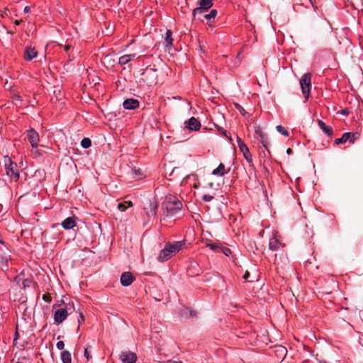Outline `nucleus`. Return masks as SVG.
Instances as JSON below:
<instances>
[{"label":"nucleus","instance_id":"1","mask_svg":"<svg viewBox=\"0 0 363 363\" xmlns=\"http://www.w3.org/2000/svg\"><path fill=\"white\" fill-rule=\"evenodd\" d=\"M182 244L181 242H176L174 243H167L164 248L162 249L159 255L158 259L160 262H164L169 259L172 255L177 253L181 249Z\"/></svg>","mask_w":363,"mask_h":363},{"label":"nucleus","instance_id":"2","mask_svg":"<svg viewBox=\"0 0 363 363\" xmlns=\"http://www.w3.org/2000/svg\"><path fill=\"white\" fill-rule=\"evenodd\" d=\"M163 208L167 216H174L182 209V203L179 200L170 197L163 203Z\"/></svg>","mask_w":363,"mask_h":363},{"label":"nucleus","instance_id":"3","mask_svg":"<svg viewBox=\"0 0 363 363\" xmlns=\"http://www.w3.org/2000/svg\"><path fill=\"white\" fill-rule=\"evenodd\" d=\"M4 162L7 175L15 181L18 180L19 172L18 171L16 163L12 162L11 159L9 156H4Z\"/></svg>","mask_w":363,"mask_h":363},{"label":"nucleus","instance_id":"4","mask_svg":"<svg viewBox=\"0 0 363 363\" xmlns=\"http://www.w3.org/2000/svg\"><path fill=\"white\" fill-rule=\"evenodd\" d=\"M143 80L148 85L152 86L157 83L158 74L156 69L147 67L142 73Z\"/></svg>","mask_w":363,"mask_h":363},{"label":"nucleus","instance_id":"5","mask_svg":"<svg viewBox=\"0 0 363 363\" xmlns=\"http://www.w3.org/2000/svg\"><path fill=\"white\" fill-rule=\"evenodd\" d=\"M311 73L304 74L300 79V85L301 87L302 93L306 99H308L310 95L311 90Z\"/></svg>","mask_w":363,"mask_h":363},{"label":"nucleus","instance_id":"6","mask_svg":"<svg viewBox=\"0 0 363 363\" xmlns=\"http://www.w3.org/2000/svg\"><path fill=\"white\" fill-rule=\"evenodd\" d=\"M359 137V134L358 133L347 132L345 133L340 138L336 139L335 140V143L339 145L341 143H345L347 141H349L350 143H354Z\"/></svg>","mask_w":363,"mask_h":363},{"label":"nucleus","instance_id":"7","mask_svg":"<svg viewBox=\"0 0 363 363\" xmlns=\"http://www.w3.org/2000/svg\"><path fill=\"white\" fill-rule=\"evenodd\" d=\"M285 247V244L282 242L280 236L277 234L269 240V247L271 250L278 251Z\"/></svg>","mask_w":363,"mask_h":363},{"label":"nucleus","instance_id":"8","mask_svg":"<svg viewBox=\"0 0 363 363\" xmlns=\"http://www.w3.org/2000/svg\"><path fill=\"white\" fill-rule=\"evenodd\" d=\"M237 141H238V147H239L240 152H242L244 157L246 159V160L248 162H251L252 161V155L250 152V150H249L247 146L238 136H237Z\"/></svg>","mask_w":363,"mask_h":363},{"label":"nucleus","instance_id":"9","mask_svg":"<svg viewBox=\"0 0 363 363\" xmlns=\"http://www.w3.org/2000/svg\"><path fill=\"white\" fill-rule=\"evenodd\" d=\"M69 309L70 308H67L65 309L61 308V309L57 310L55 311V315H54V320H55V323L57 325H60L66 319V318L68 315V310H69Z\"/></svg>","mask_w":363,"mask_h":363},{"label":"nucleus","instance_id":"10","mask_svg":"<svg viewBox=\"0 0 363 363\" xmlns=\"http://www.w3.org/2000/svg\"><path fill=\"white\" fill-rule=\"evenodd\" d=\"M157 208L158 203L155 199H150L147 206L144 207V209L146 211V214L148 216L151 215L155 216Z\"/></svg>","mask_w":363,"mask_h":363},{"label":"nucleus","instance_id":"11","mask_svg":"<svg viewBox=\"0 0 363 363\" xmlns=\"http://www.w3.org/2000/svg\"><path fill=\"white\" fill-rule=\"evenodd\" d=\"M120 359L123 363H135L137 356L133 352L125 351L121 353Z\"/></svg>","mask_w":363,"mask_h":363},{"label":"nucleus","instance_id":"12","mask_svg":"<svg viewBox=\"0 0 363 363\" xmlns=\"http://www.w3.org/2000/svg\"><path fill=\"white\" fill-rule=\"evenodd\" d=\"M27 137L31 146L33 148H36L38 146V143L39 141L38 133L33 129H30V130L28 131Z\"/></svg>","mask_w":363,"mask_h":363},{"label":"nucleus","instance_id":"13","mask_svg":"<svg viewBox=\"0 0 363 363\" xmlns=\"http://www.w3.org/2000/svg\"><path fill=\"white\" fill-rule=\"evenodd\" d=\"M135 280V277L130 272H123L121 276V283L124 286H130Z\"/></svg>","mask_w":363,"mask_h":363},{"label":"nucleus","instance_id":"14","mask_svg":"<svg viewBox=\"0 0 363 363\" xmlns=\"http://www.w3.org/2000/svg\"><path fill=\"white\" fill-rule=\"evenodd\" d=\"M186 128L190 130H198L201 128L200 122L194 117H191L185 122Z\"/></svg>","mask_w":363,"mask_h":363},{"label":"nucleus","instance_id":"15","mask_svg":"<svg viewBox=\"0 0 363 363\" xmlns=\"http://www.w3.org/2000/svg\"><path fill=\"white\" fill-rule=\"evenodd\" d=\"M38 55V52L32 47H26L23 54V58L26 61H30L35 58Z\"/></svg>","mask_w":363,"mask_h":363},{"label":"nucleus","instance_id":"16","mask_svg":"<svg viewBox=\"0 0 363 363\" xmlns=\"http://www.w3.org/2000/svg\"><path fill=\"white\" fill-rule=\"evenodd\" d=\"M123 106L127 110L135 109L139 106V101L135 99H128L123 101Z\"/></svg>","mask_w":363,"mask_h":363},{"label":"nucleus","instance_id":"17","mask_svg":"<svg viewBox=\"0 0 363 363\" xmlns=\"http://www.w3.org/2000/svg\"><path fill=\"white\" fill-rule=\"evenodd\" d=\"M255 134L259 136L260 143L263 145L265 149L268 150L269 141L267 134L264 133L259 127L257 128L255 130Z\"/></svg>","mask_w":363,"mask_h":363},{"label":"nucleus","instance_id":"18","mask_svg":"<svg viewBox=\"0 0 363 363\" xmlns=\"http://www.w3.org/2000/svg\"><path fill=\"white\" fill-rule=\"evenodd\" d=\"M61 225L65 230L72 229L76 225L75 218L68 217L62 222Z\"/></svg>","mask_w":363,"mask_h":363},{"label":"nucleus","instance_id":"19","mask_svg":"<svg viewBox=\"0 0 363 363\" xmlns=\"http://www.w3.org/2000/svg\"><path fill=\"white\" fill-rule=\"evenodd\" d=\"M207 11L202 8H196L194 9L192 15L194 18H198L199 20L204 21L203 14H206Z\"/></svg>","mask_w":363,"mask_h":363},{"label":"nucleus","instance_id":"20","mask_svg":"<svg viewBox=\"0 0 363 363\" xmlns=\"http://www.w3.org/2000/svg\"><path fill=\"white\" fill-rule=\"evenodd\" d=\"M318 124L320 128L328 136H332L333 129L330 126L327 125L323 121L318 120Z\"/></svg>","mask_w":363,"mask_h":363},{"label":"nucleus","instance_id":"21","mask_svg":"<svg viewBox=\"0 0 363 363\" xmlns=\"http://www.w3.org/2000/svg\"><path fill=\"white\" fill-rule=\"evenodd\" d=\"M132 206L133 203L130 201H125L119 203L117 206V208L120 211L123 212L126 211V209H128L129 207H131Z\"/></svg>","mask_w":363,"mask_h":363},{"label":"nucleus","instance_id":"22","mask_svg":"<svg viewBox=\"0 0 363 363\" xmlns=\"http://www.w3.org/2000/svg\"><path fill=\"white\" fill-rule=\"evenodd\" d=\"M217 13L218 12L216 9H212L209 13L203 14V19L206 20L207 23H210L214 20Z\"/></svg>","mask_w":363,"mask_h":363},{"label":"nucleus","instance_id":"23","mask_svg":"<svg viewBox=\"0 0 363 363\" xmlns=\"http://www.w3.org/2000/svg\"><path fill=\"white\" fill-rule=\"evenodd\" d=\"M61 359L63 363H72L71 354L67 350H63L62 352Z\"/></svg>","mask_w":363,"mask_h":363},{"label":"nucleus","instance_id":"24","mask_svg":"<svg viewBox=\"0 0 363 363\" xmlns=\"http://www.w3.org/2000/svg\"><path fill=\"white\" fill-rule=\"evenodd\" d=\"M199 8L204 9V10L208 11L213 6V0H200L199 1Z\"/></svg>","mask_w":363,"mask_h":363},{"label":"nucleus","instance_id":"25","mask_svg":"<svg viewBox=\"0 0 363 363\" xmlns=\"http://www.w3.org/2000/svg\"><path fill=\"white\" fill-rule=\"evenodd\" d=\"M172 35V31L170 30H167L164 38L167 47H171L172 45L173 38Z\"/></svg>","mask_w":363,"mask_h":363},{"label":"nucleus","instance_id":"26","mask_svg":"<svg viewBox=\"0 0 363 363\" xmlns=\"http://www.w3.org/2000/svg\"><path fill=\"white\" fill-rule=\"evenodd\" d=\"M212 174L213 175H219L223 176L225 174V165L223 163H220L218 167L215 169Z\"/></svg>","mask_w":363,"mask_h":363},{"label":"nucleus","instance_id":"27","mask_svg":"<svg viewBox=\"0 0 363 363\" xmlns=\"http://www.w3.org/2000/svg\"><path fill=\"white\" fill-rule=\"evenodd\" d=\"M81 145L82 146V147L84 148H89L91 147V141L89 138H84L82 139V140L81 141Z\"/></svg>","mask_w":363,"mask_h":363},{"label":"nucleus","instance_id":"28","mask_svg":"<svg viewBox=\"0 0 363 363\" xmlns=\"http://www.w3.org/2000/svg\"><path fill=\"white\" fill-rule=\"evenodd\" d=\"M277 130L284 136H289V133L282 125H279L276 126Z\"/></svg>","mask_w":363,"mask_h":363},{"label":"nucleus","instance_id":"29","mask_svg":"<svg viewBox=\"0 0 363 363\" xmlns=\"http://www.w3.org/2000/svg\"><path fill=\"white\" fill-rule=\"evenodd\" d=\"M127 55L121 56L118 60V63L121 65L127 64L129 61Z\"/></svg>","mask_w":363,"mask_h":363},{"label":"nucleus","instance_id":"30","mask_svg":"<svg viewBox=\"0 0 363 363\" xmlns=\"http://www.w3.org/2000/svg\"><path fill=\"white\" fill-rule=\"evenodd\" d=\"M8 263H9L8 257L0 254V264L2 265L7 266Z\"/></svg>","mask_w":363,"mask_h":363},{"label":"nucleus","instance_id":"31","mask_svg":"<svg viewBox=\"0 0 363 363\" xmlns=\"http://www.w3.org/2000/svg\"><path fill=\"white\" fill-rule=\"evenodd\" d=\"M277 352H279L280 355H282L284 357L286 354L287 350H286V347H284L283 346H279L278 347V349L277 350Z\"/></svg>","mask_w":363,"mask_h":363},{"label":"nucleus","instance_id":"32","mask_svg":"<svg viewBox=\"0 0 363 363\" xmlns=\"http://www.w3.org/2000/svg\"><path fill=\"white\" fill-rule=\"evenodd\" d=\"M207 246L216 252H220V250H221V247H220L216 244H208Z\"/></svg>","mask_w":363,"mask_h":363},{"label":"nucleus","instance_id":"33","mask_svg":"<svg viewBox=\"0 0 363 363\" xmlns=\"http://www.w3.org/2000/svg\"><path fill=\"white\" fill-rule=\"evenodd\" d=\"M235 108H237L238 111H239L240 112V113L242 115H245V109L242 108V106H240L239 104H237L235 103Z\"/></svg>","mask_w":363,"mask_h":363},{"label":"nucleus","instance_id":"34","mask_svg":"<svg viewBox=\"0 0 363 363\" xmlns=\"http://www.w3.org/2000/svg\"><path fill=\"white\" fill-rule=\"evenodd\" d=\"M220 252H222L226 256H229V255L231 254V250L228 247H221V250H220Z\"/></svg>","mask_w":363,"mask_h":363},{"label":"nucleus","instance_id":"35","mask_svg":"<svg viewBox=\"0 0 363 363\" xmlns=\"http://www.w3.org/2000/svg\"><path fill=\"white\" fill-rule=\"evenodd\" d=\"M89 350V347H86L84 350V356L86 358L87 361H89L91 359V356L90 354V351Z\"/></svg>","mask_w":363,"mask_h":363},{"label":"nucleus","instance_id":"36","mask_svg":"<svg viewBox=\"0 0 363 363\" xmlns=\"http://www.w3.org/2000/svg\"><path fill=\"white\" fill-rule=\"evenodd\" d=\"M43 299L46 301V302H51L52 301V298H51V296L50 295V294H45L43 295Z\"/></svg>","mask_w":363,"mask_h":363},{"label":"nucleus","instance_id":"37","mask_svg":"<svg viewBox=\"0 0 363 363\" xmlns=\"http://www.w3.org/2000/svg\"><path fill=\"white\" fill-rule=\"evenodd\" d=\"M56 347L58 350H61L64 348L65 347V343L63 341H59L57 342V345H56Z\"/></svg>","mask_w":363,"mask_h":363},{"label":"nucleus","instance_id":"38","mask_svg":"<svg viewBox=\"0 0 363 363\" xmlns=\"http://www.w3.org/2000/svg\"><path fill=\"white\" fill-rule=\"evenodd\" d=\"M213 199V197L210 195H204L203 196V200L205 201H211Z\"/></svg>","mask_w":363,"mask_h":363},{"label":"nucleus","instance_id":"39","mask_svg":"<svg viewBox=\"0 0 363 363\" xmlns=\"http://www.w3.org/2000/svg\"><path fill=\"white\" fill-rule=\"evenodd\" d=\"M127 56L128 57V58L129 61H130L135 57L136 55L135 54H130V55H127Z\"/></svg>","mask_w":363,"mask_h":363},{"label":"nucleus","instance_id":"40","mask_svg":"<svg viewBox=\"0 0 363 363\" xmlns=\"http://www.w3.org/2000/svg\"><path fill=\"white\" fill-rule=\"evenodd\" d=\"M250 272L248 271H246L243 275V279H245V280H247L248 279V277H250Z\"/></svg>","mask_w":363,"mask_h":363},{"label":"nucleus","instance_id":"41","mask_svg":"<svg viewBox=\"0 0 363 363\" xmlns=\"http://www.w3.org/2000/svg\"><path fill=\"white\" fill-rule=\"evenodd\" d=\"M79 318H80V319H79V320H78V321H79V324H81L82 322H84V315L81 313V314L79 315Z\"/></svg>","mask_w":363,"mask_h":363},{"label":"nucleus","instance_id":"42","mask_svg":"<svg viewBox=\"0 0 363 363\" xmlns=\"http://www.w3.org/2000/svg\"><path fill=\"white\" fill-rule=\"evenodd\" d=\"M71 48V46L69 45H65L64 46V49L66 52H68L69 50V49Z\"/></svg>","mask_w":363,"mask_h":363},{"label":"nucleus","instance_id":"43","mask_svg":"<svg viewBox=\"0 0 363 363\" xmlns=\"http://www.w3.org/2000/svg\"><path fill=\"white\" fill-rule=\"evenodd\" d=\"M308 1L311 3V4L312 5V6H313L315 9H317V6H315V4H314V0H308Z\"/></svg>","mask_w":363,"mask_h":363},{"label":"nucleus","instance_id":"44","mask_svg":"<svg viewBox=\"0 0 363 363\" xmlns=\"http://www.w3.org/2000/svg\"><path fill=\"white\" fill-rule=\"evenodd\" d=\"M30 11V7H29V6H26V7L24 8V12H25V13H28Z\"/></svg>","mask_w":363,"mask_h":363},{"label":"nucleus","instance_id":"45","mask_svg":"<svg viewBox=\"0 0 363 363\" xmlns=\"http://www.w3.org/2000/svg\"><path fill=\"white\" fill-rule=\"evenodd\" d=\"M218 130H219L220 131H222L223 134L225 137L228 138V135H227L226 131L223 130V128H219Z\"/></svg>","mask_w":363,"mask_h":363},{"label":"nucleus","instance_id":"46","mask_svg":"<svg viewBox=\"0 0 363 363\" xmlns=\"http://www.w3.org/2000/svg\"><path fill=\"white\" fill-rule=\"evenodd\" d=\"M349 111L347 109H344L342 112L343 115H347Z\"/></svg>","mask_w":363,"mask_h":363},{"label":"nucleus","instance_id":"47","mask_svg":"<svg viewBox=\"0 0 363 363\" xmlns=\"http://www.w3.org/2000/svg\"><path fill=\"white\" fill-rule=\"evenodd\" d=\"M286 153H287L288 155H291V154L292 153V150H291V148H288V149L286 150Z\"/></svg>","mask_w":363,"mask_h":363},{"label":"nucleus","instance_id":"48","mask_svg":"<svg viewBox=\"0 0 363 363\" xmlns=\"http://www.w3.org/2000/svg\"><path fill=\"white\" fill-rule=\"evenodd\" d=\"M167 363H182L180 361H169Z\"/></svg>","mask_w":363,"mask_h":363},{"label":"nucleus","instance_id":"49","mask_svg":"<svg viewBox=\"0 0 363 363\" xmlns=\"http://www.w3.org/2000/svg\"><path fill=\"white\" fill-rule=\"evenodd\" d=\"M21 21V20H20V21H19V20H16V21H15V22H14V23H15L16 26H18V25H19V24H20Z\"/></svg>","mask_w":363,"mask_h":363},{"label":"nucleus","instance_id":"50","mask_svg":"<svg viewBox=\"0 0 363 363\" xmlns=\"http://www.w3.org/2000/svg\"><path fill=\"white\" fill-rule=\"evenodd\" d=\"M16 99H18V100H20V101L21 100V96H16Z\"/></svg>","mask_w":363,"mask_h":363},{"label":"nucleus","instance_id":"51","mask_svg":"<svg viewBox=\"0 0 363 363\" xmlns=\"http://www.w3.org/2000/svg\"><path fill=\"white\" fill-rule=\"evenodd\" d=\"M191 315L192 316H194V315H195V313H194V312L191 311Z\"/></svg>","mask_w":363,"mask_h":363},{"label":"nucleus","instance_id":"52","mask_svg":"<svg viewBox=\"0 0 363 363\" xmlns=\"http://www.w3.org/2000/svg\"><path fill=\"white\" fill-rule=\"evenodd\" d=\"M4 15H6V12L3 13L2 16L4 17Z\"/></svg>","mask_w":363,"mask_h":363},{"label":"nucleus","instance_id":"53","mask_svg":"<svg viewBox=\"0 0 363 363\" xmlns=\"http://www.w3.org/2000/svg\"><path fill=\"white\" fill-rule=\"evenodd\" d=\"M135 174H139V171H135Z\"/></svg>","mask_w":363,"mask_h":363},{"label":"nucleus","instance_id":"54","mask_svg":"<svg viewBox=\"0 0 363 363\" xmlns=\"http://www.w3.org/2000/svg\"><path fill=\"white\" fill-rule=\"evenodd\" d=\"M135 174H139V171H135Z\"/></svg>","mask_w":363,"mask_h":363}]
</instances>
